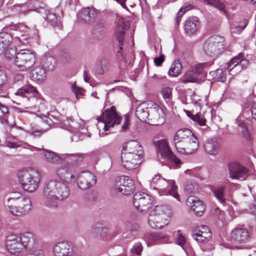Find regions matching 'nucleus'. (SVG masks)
Returning <instances> with one entry per match:
<instances>
[{"mask_svg": "<svg viewBox=\"0 0 256 256\" xmlns=\"http://www.w3.org/2000/svg\"><path fill=\"white\" fill-rule=\"evenodd\" d=\"M70 190L67 184L60 180H51L46 183L44 188L42 201L49 208H56L60 200L67 198Z\"/></svg>", "mask_w": 256, "mask_h": 256, "instance_id": "1", "label": "nucleus"}, {"mask_svg": "<svg viewBox=\"0 0 256 256\" xmlns=\"http://www.w3.org/2000/svg\"><path fill=\"white\" fill-rule=\"evenodd\" d=\"M173 142L178 152L184 154H191L199 147L198 138L189 129L178 130L174 134Z\"/></svg>", "mask_w": 256, "mask_h": 256, "instance_id": "2", "label": "nucleus"}, {"mask_svg": "<svg viewBox=\"0 0 256 256\" xmlns=\"http://www.w3.org/2000/svg\"><path fill=\"white\" fill-rule=\"evenodd\" d=\"M126 149L121 154L122 164L127 170L135 169L142 162L144 156L142 147L138 142L132 140L128 143Z\"/></svg>", "mask_w": 256, "mask_h": 256, "instance_id": "3", "label": "nucleus"}, {"mask_svg": "<svg viewBox=\"0 0 256 256\" xmlns=\"http://www.w3.org/2000/svg\"><path fill=\"white\" fill-rule=\"evenodd\" d=\"M32 234L30 232H26L22 234H10L6 238V248L11 254L17 255L22 252L24 250H26L27 248H32Z\"/></svg>", "mask_w": 256, "mask_h": 256, "instance_id": "4", "label": "nucleus"}, {"mask_svg": "<svg viewBox=\"0 0 256 256\" xmlns=\"http://www.w3.org/2000/svg\"><path fill=\"white\" fill-rule=\"evenodd\" d=\"M172 216V212L169 206H156L149 214L148 224L152 228H162L168 224Z\"/></svg>", "mask_w": 256, "mask_h": 256, "instance_id": "5", "label": "nucleus"}, {"mask_svg": "<svg viewBox=\"0 0 256 256\" xmlns=\"http://www.w3.org/2000/svg\"><path fill=\"white\" fill-rule=\"evenodd\" d=\"M151 188L158 191L160 195H170L180 201V196L177 192L178 187L173 180H166L160 175H156L150 181Z\"/></svg>", "mask_w": 256, "mask_h": 256, "instance_id": "6", "label": "nucleus"}, {"mask_svg": "<svg viewBox=\"0 0 256 256\" xmlns=\"http://www.w3.org/2000/svg\"><path fill=\"white\" fill-rule=\"evenodd\" d=\"M17 176L24 190L32 192L38 188L40 176L37 171L33 169L22 170L18 172Z\"/></svg>", "mask_w": 256, "mask_h": 256, "instance_id": "7", "label": "nucleus"}, {"mask_svg": "<svg viewBox=\"0 0 256 256\" xmlns=\"http://www.w3.org/2000/svg\"><path fill=\"white\" fill-rule=\"evenodd\" d=\"M224 39L220 36L210 38L204 44V50L206 54L216 58L221 54L224 49Z\"/></svg>", "mask_w": 256, "mask_h": 256, "instance_id": "8", "label": "nucleus"}, {"mask_svg": "<svg viewBox=\"0 0 256 256\" xmlns=\"http://www.w3.org/2000/svg\"><path fill=\"white\" fill-rule=\"evenodd\" d=\"M8 211L12 214L21 216L28 212L32 208L29 198L20 196L19 198L10 199L6 204Z\"/></svg>", "mask_w": 256, "mask_h": 256, "instance_id": "9", "label": "nucleus"}, {"mask_svg": "<svg viewBox=\"0 0 256 256\" xmlns=\"http://www.w3.org/2000/svg\"><path fill=\"white\" fill-rule=\"evenodd\" d=\"M122 118V116L116 112V107L112 106L110 109L106 110L97 120L104 122V129L106 131L108 127L118 124Z\"/></svg>", "mask_w": 256, "mask_h": 256, "instance_id": "10", "label": "nucleus"}, {"mask_svg": "<svg viewBox=\"0 0 256 256\" xmlns=\"http://www.w3.org/2000/svg\"><path fill=\"white\" fill-rule=\"evenodd\" d=\"M160 113H162V109H158L157 110L153 109L150 110L144 104L139 105L137 107L136 111V116L142 121L146 122L150 116V114H151V116H152L154 119L158 118V120H160V122L162 123L164 120L162 118L158 116Z\"/></svg>", "mask_w": 256, "mask_h": 256, "instance_id": "11", "label": "nucleus"}, {"mask_svg": "<svg viewBox=\"0 0 256 256\" xmlns=\"http://www.w3.org/2000/svg\"><path fill=\"white\" fill-rule=\"evenodd\" d=\"M156 146L158 148V152L163 158L172 161L176 164L177 167L180 166L181 163L180 161L170 150L166 140H161L158 141Z\"/></svg>", "mask_w": 256, "mask_h": 256, "instance_id": "12", "label": "nucleus"}, {"mask_svg": "<svg viewBox=\"0 0 256 256\" xmlns=\"http://www.w3.org/2000/svg\"><path fill=\"white\" fill-rule=\"evenodd\" d=\"M134 204L138 210L146 212L152 205V200L148 194L138 192L134 196Z\"/></svg>", "mask_w": 256, "mask_h": 256, "instance_id": "13", "label": "nucleus"}, {"mask_svg": "<svg viewBox=\"0 0 256 256\" xmlns=\"http://www.w3.org/2000/svg\"><path fill=\"white\" fill-rule=\"evenodd\" d=\"M206 76L202 65H194L192 70L188 71L182 78L184 83L198 82Z\"/></svg>", "mask_w": 256, "mask_h": 256, "instance_id": "14", "label": "nucleus"}, {"mask_svg": "<svg viewBox=\"0 0 256 256\" xmlns=\"http://www.w3.org/2000/svg\"><path fill=\"white\" fill-rule=\"evenodd\" d=\"M96 182V176L90 172H82L78 177V186L80 189L83 190H86L90 188Z\"/></svg>", "mask_w": 256, "mask_h": 256, "instance_id": "15", "label": "nucleus"}, {"mask_svg": "<svg viewBox=\"0 0 256 256\" xmlns=\"http://www.w3.org/2000/svg\"><path fill=\"white\" fill-rule=\"evenodd\" d=\"M228 167L229 174L232 178L243 180L248 176V170L237 162H230L228 164Z\"/></svg>", "mask_w": 256, "mask_h": 256, "instance_id": "16", "label": "nucleus"}, {"mask_svg": "<svg viewBox=\"0 0 256 256\" xmlns=\"http://www.w3.org/2000/svg\"><path fill=\"white\" fill-rule=\"evenodd\" d=\"M118 192L123 194L128 195L132 194L135 190L133 180L129 176H124L120 178V184H116Z\"/></svg>", "mask_w": 256, "mask_h": 256, "instance_id": "17", "label": "nucleus"}, {"mask_svg": "<svg viewBox=\"0 0 256 256\" xmlns=\"http://www.w3.org/2000/svg\"><path fill=\"white\" fill-rule=\"evenodd\" d=\"M53 252L56 256H74L72 246L67 242L57 244L54 247Z\"/></svg>", "mask_w": 256, "mask_h": 256, "instance_id": "18", "label": "nucleus"}, {"mask_svg": "<svg viewBox=\"0 0 256 256\" xmlns=\"http://www.w3.org/2000/svg\"><path fill=\"white\" fill-rule=\"evenodd\" d=\"M249 233L244 228H236L234 230L230 235V242L233 244L245 243L248 240Z\"/></svg>", "mask_w": 256, "mask_h": 256, "instance_id": "19", "label": "nucleus"}, {"mask_svg": "<svg viewBox=\"0 0 256 256\" xmlns=\"http://www.w3.org/2000/svg\"><path fill=\"white\" fill-rule=\"evenodd\" d=\"M200 27V22L197 17L188 18L184 24L185 32L188 36L194 34L196 32Z\"/></svg>", "mask_w": 256, "mask_h": 256, "instance_id": "20", "label": "nucleus"}, {"mask_svg": "<svg viewBox=\"0 0 256 256\" xmlns=\"http://www.w3.org/2000/svg\"><path fill=\"white\" fill-rule=\"evenodd\" d=\"M14 94L16 96L29 99L30 97L37 96L38 92L36 88L32 84H28L18 89Z\"/></svg>", "mask_w": 256, "mask_h": 256, "instance_id": "21", "label": "nucleus"}, {"mask_svg": "<svg viewBox=\"0 0 256 256\" xmlns=\"http://www.w3.org/2000/svg\"><path fill=\"white\" fill-rule=\"evenodd\" d=\"M144 239L147 242L148 246H150L164 242L166 236L160 232L149 233L145 234Z\"/></svg>", "mask_w": 256, "mask_h": 256, "instance_id": "22", "label": "nucleus"}, {"mask_svg": "<svg viewBox=\"0 0 256 256\" xmlns=\"http://www.w3.org/2000/svg\"><path fill=\"white\" fill-rule=\"evenodd\" d=\"M55 172L58 176L66 182H68L74 178V176L72 174L70 166L67 164L58 168Z\"/></svg>", "mask_w": 256, "mask_h": 256, "instance_id": "23", "label": "nucleus"}, {"mask_svg": "<svg viewBox=\"0 0 256 256\" xmlns=\"http://www.w3.org/2000/svg\"><path fill=\"white\" fill-rule=\"evenodd\" d=\"M220 146V143L215 138L208 140L204 145L206 152L210 155L217 154L219 152Z\"/></svg>", "mask_w": 256, "mask_h": 256, "instance_id": "24", "label": "nucleus"}, {"mask_svg": "<svg viewBox=\"0 0 256 256\" xmlns=\"http://www.w3.org/2000/svg\"><path fill=\"white\" fill-rule=\"evenodd\" d=\"M127 26L128 22L124 18L119 20L116 28V36L120 45H122L124 42V30Z\"/></svg>", "mask_w": 256, "mask_h": 256, "instance_id": "25", "label": "nucleus"}, {"mask_svg": "<svg viewBox=\"0 0 256 256\" xmlns=\"http://www.w3.org/2000/svg\"><path fill=\"white\" fill-rule=\"evenodd\" d=\"M12 36L4 31L0 32V52L6 50L12 41Z\"/></svg>", "mask_w": 256, "mask_h": 256, "instance_id": "26", "label": "nucleus"}, {"mask_svg": "<svg viewBox=\"0 0 256 256\" xmlns=\"http://www.w3.org/2000/svg\"><path fill=\"white\" fill-rule=\"evenodd\" d=\"M42 156L46 162L52 164L58 162L62 158L54 152L46 149H44Z\"/></svg>", "mask_w": 256, "mask_h": 256, "instance_id": "27", "label": "nucleus"}, {"mask_svg": "<svg viewBox=\"0 0 256 256\" xmlns=\"http://www.w3.org/2000/svg\"><path fill=\"white\" fill-rule=\"evenodd\" d=\"M33 80L42 82L46 78V70L42 65H38L31 72Z\"/></svg>", "mask_w": 256, "mask_h": 256, "instance_id": "28", "label": "nucleus"}, {"mask_svg": "<svg viewBox=\"0 0 256 256\" xmlns=\"http://www.w3.org/2000/svg\"><path fill=\"white\" fill-rule=\"evenodd\" d=\"M95 12L89 8L82 9L78 14V17L85 22H90L94 17Z\"/></svg>", "mask_w": 256, "mask_h": 256, "instance_id": "29", "label": "nucleus"}, {"mask_svg": "<svg viewBox=\"0 0 256 256\" xmlns=\"http://www.w3.org/2000/svg\"><path fill=\"white\" fill-rule=\"evenodd\" d=\"M32 241L33 244H32V248H29L28 247L26 250L30 252V254L35 256H44L43 250L40 248L39 245L33 234Z\"/></svg>", "mask_w": 256, "mask_h": 256, "instance_id": "30", "label": "nucleus"}, {"mask_svg": "<svg viewBox=\"0 0 256 256\" xmlns=\"http://www.w3.org/2000/svg\"><path fill=\"white\" fill-rule=\"evenodd\" d=\"M184 112L188 117L194 122H197L200 126H204L206 124V120L201 114L196 113V114H194L191 112L186 110H184Z\"/></svg>", "mask_w": 256, "mask_h": 256, "instance_id": "31", "label": "nucleus"}, {"mask_svg": "<svg viewBox=\"0 0 256 256\" xmlns=\"http://www.w3.org/2000/svg\"><path fill=\"white\" fill-rule=\"evenodd\" d=\"M225 188L224 186H218L213 190L215 197L220 203L223 204L226 202V198L224 196Z\"/></svg>", "mask_w": 256, "mask_h": 256, "instance_id": "32", "label": "nucleus"}, {"mask_svg": "<svg viewBox=\"0 0 256 256\" xmlns=\"http://www.w3.org/2000/svg\"><path fill=\"white\" fill-rule=\"evenodd\" d=\"M17 55L24 60L25 62H31L34 64L35 62V56L34 55L30 52L29 50H24V52H18ZM16 58H18V57L16 56Z\"/></svg>", "mask_w": 256, "mask_h": 256, "instance_id": "33", "label": "nucleus"}, {"mask_svg": "<svg viewBox=\"0 0 256 256\" xmlns=\"http://www.w3.org/2000/svg\"><path fill=\"white\" fill-rule=\"evenodd\" d=\"M211 236L212 233L210 232H200L199 231L194 233L192 235V238L200 242H203L207 240L211 237Z\"/></svg>", "mask_w": 256, "mask_h": 256, "instance_id": "34", "label": "nucleus"}, {"mask_svg": "<svg viewBox=\"0 0 256 256\" xmlns=\"http://www.w3.org/2000/svg\"><path fill=\"white\" fill-rule=\"evenodd\" d=\"M62 158L66 160V162L72 163H76L81 162L82 160V156L79 154H62Z\"/></svg>", "mask_w": 256, "mask_h": 256, "instance_id": "35", "label": "nucleus"}, {"mask_svg": "<svg viewBox=\"0 0 256 256\" xmlns=\"http://www.w3.org/2000/svg\"><path fill=\"white\" fill-rule=\"evenodd\" d=\"M174 236L175 243L180 246L182 248L186 244H189L186 242L185 236L182 234L180 230L176 232Z\"/></svg>", "mask_w": 256, "mask_h": 256, "instance_id": "36", "label": "nucleus"}, {"mask_svg": "<svg viewBox=\"0 0 256 256\" xmlns=\"http://www.w3.org/2000/svg\"><path fill=\"white\" fill-rule=\"evenodd\" d=\"M205 3L218 8L220 11L226 14V10L224 4L220 0H204Z\"/></svg>", "mask_w": 256, "mask_h": 256, "instance_id": "37", "label": "nucleus"}, {"mask_svg": "<svg viewBox=\"0 0 256 256\" xmlns=\"http://www.w3.org/2000/svg\"><path fill=\"white\" fill-rule=\"evenodd\" d=\"M187 204L191 208L192 210L194 208H196L198 206V205L204 204L202 202L200 201L197 197L190 196H189L187 199Z\"/></svg>", "mask_w": 256, "mask_h": 256, "instance_id": "38", "label": "nucleus"}, {"mask_svg": "<svg viewBox=\"0 0 256 256\" xmlns=\"http://www.w3.org/2000/svg\"><path fill=\"white\" fill-rule=\"evenodd\" d=\"M198 186L197 184L192 182H188L185 186L184 190L188 194L195 193L198 190Z\"/></svg>", "mask_w": 256, "mask_h": 256, "instance_id": "39", "label": "nucleus"}, {"mask_svg": "<svg viewBox=\"0 0 256 256\" xmlns=\"http://www.w3.org/2000/svg\"><path fill=\"white\" fill-rule=\"evenodd\" d=\"M236 122L238 126L241 127L242 133L244 136L247 140H250V134L245 124L243 122H240L238 119H236Z\"/></svg>", "mask_w": 256, "mask_h": 256, "instance_id": "40", "label": "nucleus"}, {"mask_svg": "<svg viewBox=\"0 0 256 256\" xmlns=\"http://www.w3.org/2000/svg\"><path fill=\"white\" fill-rule=\"evenodd\" d=\"M4 52V56L6 58L12 60L15 58L16 53V48H8L2 52Z\"/></svg>", "mask_w": 256, "mask_h": 256, "instance_id": "41", "label": "nucleus"}, {"mask_svg": "<svg viewBox=\"0 0 256 256\" xmlns=\"http://www.w3.org/2000/svg\"><path fill=\"white\" fill-rule=\"evenodd\" d=\"M182 70V65H174L169 70L170 75L172 76H177L181 72Z\"/></svg>", "mask_w": 256, "mask_h": 256, "instance_id": "42", "label": "nucleus"}, {"mask_svg": "<svg viewBox=\"0 0 256 256\" xmlns=\"http://www.w3.org/2000/svg\"><path fill=\"white\" fill-rule=\"evenodd\" d=\"M125 225L126 229L130 232L136 231L139 228V225L138 222L134 220L127 221Z\"/></svg>", "mask_w": 256, "mask_h": 256, "instance_id": "43", "label": "nucleus"}, {"mask_svg": "<svg viewBox=\"0 0 256 256\" xmlns=\"http://www.w3.org/2000/svg\"><path fill=\"white\" fill-rule=\"evenodd\" d=\"M192 8V5L188 4L187 6L182 8L178 13V16L176 18V21L178 24L181 20V18L184 14L188 10H190Z\"/></svg>", "mask_w": 256, "mask_h": 256, "instance_id": "44", "label": "nucleus"}, {"mask_svg": "<svg viewBox=\"0 0 256 256\" xmlns=\"http://www.w3.org/2000/svg\"><path fill=\"white\" fill-rule=\"evenodd\" d=\"M244 62H246V60L244 59V54L240 53L238 56L232 58L228 64H239Z\"/></svg>", "mask_w": 256, "mask_h": 256, "instance_id": "45", "label": "nucleus"}, {"mask_svg": "<svg viewBox=\"0 0 256 256\" xmlns=\"http://www.w3.org/2000/svg\"><path fill=\"white\" fill-rule=\"evenodd\" d=\"M172 88L168 86L164 87L161 90V94L165 100H170L172 96Z\"/></svg>", "mask_w": 256, "mask_h": 256, "instance_id": "46", "label": "nucleus"}, {"mask_svg": "<svg viewBox=\"0 0 256 256\" xmlns=\"http://www.w3.org/2000/svg\"><path fill=\"white\" fill-rule=\"evenodd\" d=\"M143 248L140 242L136 243L131 249V252L133 254L137 255H140L142 250Z\"/></svg>", "mask_w": 256, "mask_h": 256, "instance_id": "47", "label": "nucleus"}, {"mask_svg": "<svg viewBox=\"0 0 256 256\" xmlns=\"http://www.w3.org/2000/svg\"><path fill=\"white\" fill-rule=\"evenodd\" d=\"M243 66L244 65H234L231 68H230L232 65H229V67L226 68V69L228 70L230 74L234 75L240 72L243 68Z\"/></svg>", "mask_w": 256, "mask_h": 256, "instance_id": "48", "label": "nucleus"}, {"mask_svg": "<svg viewBox=\"0 0 256 256\" xmlns=\"http://www.w3.org/2000/svg\"><path fill=\"white\" fill-rule=\"evenodd\" d=\"M37 116H39L40 118L48 126V127L51 128L54 124V122L48 116H45V115H42V114H41L40 116L38 114Z\"/></svg>", "mask_w": 256, "mask_h": 256, "instance_id": "49", "label": "nucleus"}, {"mask_svg": "<svg viewBox=\"0 0 256 256\" xmlns=\"http://www.w3.org/2000/svg\"><path fill=\"white\" fill-rule=\"evenodd\" d=\"M187 256H196L195 252L190 244H186L182 248Z\"/></svg>", "mask_w": 256, "mask_h": 256, "instance_id": "50", "label": "nucleus"}, {"mask_svg": "<svg viewBox=\"0 0 256 256\" xmlns=\"http://www.w3.org/2000/svg\"><path fill=\"white\" fill-rule=\"evenodd\" d=\"M46 20L52 26H54L56 24L57 19L54 14L49 12L47 14Z\"/></svg>", "mask_w": 256, "mask_h": 256, "instance_id": "51", "label": "nucleus"}, {"mask_svg": "<svg viewBox=\"0 0 256 256\" xmlns=\"http://www.w3.org/2000/svg\"><path fill=\"white\" fill-rule=\"evenodd\" d=\"M204 204H202L201 206L198 205V206L196 208H194L192 210L196 215L198 216H201L204 214Z\"/></svg>", "mask_w": 256, "mask_h": 256, "instance_id": "52", "label": "nucleus"}, {"mask_svg": "<svg viewBox=\"0 0 256 256\" xmlns=\"http://www.w3.org/2000/svg\"><path fill=\"white\" fill-rule=\"evenodd\" d=\"M240 27L242 26L240 24H232L230 26L232 32L235 34L240 33L243 30Z\"/></svg>", "mask_w": 256, "mask_h": 256, "instance_id": "53", "label": "nucleus"}, {"mask_svg": "<svg viewBox=\"0 0 256 256\" xmlns=\"http://www.w3.org/2000/svg\"><path fill=\"white\" fill-rule=\"evenodd\" d=\"M240 27L242 26L240 24H232L230 26L232 32L235 34L240 33L243 30Z\"/></svg>", "mask_w": 256, "mask_h": 256, "instance_id": "54", "label": "nucleus"}, {"mask_svg": "<svg viewBox=\"0 0 256 256\" xmlns=\"http://www.w3.org/2000/svg\"><path fill=\"white\" fill-rule=\"evenodd\" d=\"M240 27L242 26L240 24H232L230 26L232 32L235 34L240 33L243 30Z\"/></svg>", "mask_w": 256, "mask_h": 256, "instance_id": "55", "label": "nucleus"}, {"mask_svg": "<svg viewBox=\"0 0 256 256\" xmlns=\"http://www.w3.org/2000/svg\"><path fill=\"white\" fill-rule=\"evenodd\" d=\"M124 124H122V130L123 132H126L128 128V126L130 124V118L126 114L124 116Z\"/></svg>", "mask_w": 256, "mask_h": 256, "instance_id": "56", "label": "nucleus"}, {"mask_svg": "<svg viewBox=\"0 0 256 256\" xmlns=\"http://www.w3.org/2000/svg\"><path fill=\"white\" fill-rule=\"evenodd\" d=\"M102 228L103 227L102 224H94L92 226V231L93 232L98 234L100 233V232L102 230Z\"/></svg>", "mask_w": 256, "mask_h": 256, "instance_id": "57", "label": "nucleus"}, {"mask_svg": "<svg viewBox=\"0 0 256 256\" xmlns=\"http://www.w3.org/2000/svg\"><path fill=\"white\" fill-rule=\"evenodd\" d=\"M20 196H22L20 194V193H18V192H14V193H12L10 194V196L9 198H8L7 199H6V200L5 201V204L6 206V204L8 203V202L9 200L12 199V198H20Z\"/></svg>", "mask_w": 256, "mask_h": 256, "instance_id": "58", "label": "nucleus"}, {"mask_svg": "<svg viewBox=\"0 0 256 256\" xmlns=\"http://www.w3.org/2000/svg\"><path fill=\"white\" fill-rule=\"evenodd\" d=\"M6 146L10 148H16L22 145L15 142H6Z\"/></svg>", "mask_w": 256, "mask_h": 256, "instance_id": "59", "label": "nucleus"}, {"mask_svg": "<svg viewBox=\"0 0 256 256\" xmlns=\"http://www.w3.org/2000/svg\"><path fill=\"white\" fill-rule=\"evenodd\" d=\"M252 118L256 120V101L254 102L250 108Z\"/></svg>", "mask_w": 256, "mask_h": 256, "instance_id": "60", "label": "nucleus"}, {"mask_svg": "<svg viewBox=\"0 0 256 256\" xmlns=\"http://www.w3.org/2000/svg\"><path fill=\"white\" fill-rule=\"evenodd\" d=\"M164 54H161L159 57L155 58H154V64H161L164 62Z\"/></svg>", "mask_w": 256, "mask_h": 256, "instance_id": "61", "label": "nucleus"}, {"mask_svg": "<svg viewBox=\"0 0 256 256\" xmlns=\"http://www.w3.org/2000/svg\"><path fill=\"white\" fill-rule=\"evenodd\" d=\"M15 70L19 72H24L28 70L25 65H16Z\"/></svg>", "mask_w": 256, "mask_h": 256, "instance_id": "62", "label": "nucleus"}, {"mask_svg": "<svg viewBox=\"0 0 256 256\" xmlns=\"http://www.w3.org/2000/svg\"><path fill=\"white\" fill-rule=\"evenodd\" d=\"M96 73L98 74H102L104 71V66L102 65H96L95 67Z\"/></svg>", "mask_w": 256, "mask_h": 256, "instance_id": "63", "label": "nucleus"}, {"mask_svg": "<svg viewBox=\"0 0 256 256\" xmlns=\"http://www.w3.org/2000/svg\"><path fill=\"white\" fill-rule=\"evenodd\" d=\"M24 148H28L30 150L32 151H39L43 148V146H42V148H39L26 144H25Z\"/></svg>", "mask_w": 256, "mask_h": 256, "instance_id": "64", "label": "nucleus"}]
</instances>
